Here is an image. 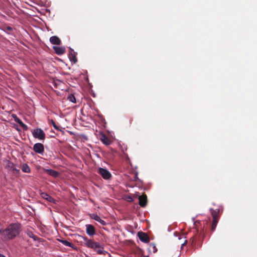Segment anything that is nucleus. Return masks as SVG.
Listing matches in <instances>:
<instances>
[{"mask_svg": "<svg viewBox=\"0 0 257 257\" xmlns=\"http://www.w3.org/2000/svg\"><path fill=\"white\" fill-rule=\"evenodd\" d=\"M45 171L46 173L54 177H57L59 175L58 172L52 169H45Z\"/></svg>", "mask_w": 257, "mask_h": 257, "instance_id": "obj_13", "label": "nucleus"}, {"mask_svg": "<svg viewBox=\"0 0 257 257\" xmlns=\"http://www.w3.org/2000/svg\"><path fill=\"white\" fill-rule=\"evenodd\" d=\"M13 173H18L19 172V170L17 169V168H16L15 167V166L14 167V168H13V169L11 171Z\"/></svg>", "mask_w": 257, "mask_h": 257, "instance_id": "obj_21", "label": "nucleus"}, {"mask_svg": "<svg viewBox=\"0 0 257 257\" xmlns=\"http://www.w3.org/2000/svg\"><path fill=\"white\" fill-rule=\"evenodd\" d=\"M15 121L18 122L23 128H26L27 127V125L25 124L22 120L16 117V118L15 119Z\"/></svg>", "mask_w": 257, "mask_h": 257, "instance_id": "obj_18", "label": "nucleus"}, {"mask_svg": "<svg viewBox=\"0 0 257 257\" xmlns=\"http://www.w3.org/2000/svg\"><path fill=\"white\" fill-rule=\"evenodd\" d=\"M98 173L104 179H108L111 177L110 173L106 169L100 168Z\"/></svg>", "mask_w": 257, "mask_h": 257, "instance_id": "obj_4", "label": "nucleus"}, {"mask_svg": "<svg viewBox=\"0 0 257 257\" xmlns=\"http://www.w3.org/2000/svg\"><path fill=\"white\" fill-rule=\"evenodd\" d=\"M32 134L35 138L38 139L40 140H43L45 139V134L41 128H37L34 129L32 131Z\"/></svg>", "mask_w": 257, "mask_h": 257, "instance_id": "obj_2", "label": "nucleus"}, {"mask_svg": "<svg viewBox=\"0 0 257 257\" xmlns=\"http://www.w3.org/2000/svg\"><path fill=\"white\" fill-rule=\"evenodd\" d=\"M86 233L90 236H92L95 234V229L93 226L90 224L86 225Z\"/></svg>", "mask_w": 257, "mask_h": 257, "instance_id": "obj_7", "label": "nucleus"}, {"mask_svg": "<svg viewBox=\"0 0 257 257\" xmlns=\"http://www.w3.org/2000/svg\"><path fill=\"white\" fill-rule=\"evenodd\" d=\"M186 243H187V240H185L184 241V243H183L182 244V247L183 246L185 245Z\"/></svg>", "mask_w": 257, "mask_h": 257, "instance_id": "obj_25", "label": "nucleus"}, {"mask_svg": "<svg viewBox=\"0 0 257 257\" xmlns=\"http://www.w3.org/2000/svg\"><path fill=\"white\" fill-rule=\"evenodd\" d=\"M40 195L42 198L47 200L49 202H53L54 200L53 198L51 197L50 195H49L46 193L41 192V193H40Z\"/></svg>", "mask_w": 257, "mask_h": 257, "instance_id": "obj_12", "label": "nucleus"}, {"mask_svg": "<svg viewBox=\"0 0 257 257\" xmlns=\"http://www.w3.org/2000/svg\"><path fill=\"white\" fill-rule=\"evenodd\" d=\"M92 218L94 219L95 220L99 222V223H100L102 225H105L106 224V223L102 219H101L100 218V217L98 216L97 214H93L92 215Z\"/></svg>", "mask_w": 257, "mask_h": 257, "instance_id": "obj_14", "label": "nucleus"}, {"mask_svg": "<svg viewBox=\"0 0 257 257\" xmlns=\"http://www.w3.org/2000/svg\"><path fill=\"white\" fill-rule=\"evenodd\" d=\"M68 99L70 101L72 102L73 103L76 102V98H75V96L72 94H70L68 96Z\"/></svg>", "mask_w": 257, "mask_h": 257, "instance_id": "obj_19", "label": "nucleus"}, {"mask_svg": "<svg viewBox=\"0 0 257 257\" xmlns=\"http://www.w3.org/2000/svg\"><path fill=\"white\" fill-rule=\"evenodd\" d=\"M50 42L55 45H60L61 44L60 39L57 36H52L50 38Z\"/></svg>", "mask_w": 257, "mask_h": 257, "instance_id": "obj_11", "label": "nucleus"}, {"mask_svg": "<svg viewBox=\"0 0 257 257\" xmlns=\"http://www.w3.org/2000/svg\"><path fill=\"white\" fill-rule=\"evenodd\" d=\"M150 246L153 247V251L154 252H156L157 251V248H156V246L155 245V244H151V245H150Z\"/></svg>", "mask_w": 257, "mask_h": 257, "instance_id": "obj_22", "label": "nucleus"}, {"mask_svg": "<svg viewBox=\"0 0 257 257\" xmlns=\"http://www.w3.org/2000/svg\"><path fill=\"white\" fill-rule=\"evenodd\" d=\"M14 164L10 162V161H7L6 162V167L9 170V171H12V170L13 169V168H14Z\"/></svg>", "mask_w": 257, "mask_h": 257, "instance_id": "obj_16", "label": "nucleus"}, {"mask_svg": "<svg viewBox=\"0 0 257 257\" xmlns=\"http://www.w3.org/2000/svg\"><path fill=\"white\" fill-rule=\"evenodd\" d=\"M60 241L62 242L64 245L67 246H69L71 247H74V245L73 243L66 240H60Z\"/></svg>", "mask_w": 257, "mask_h": 257, "instance_id": "obj_17", "label": "nucleus"}, {"mask_svg": "<svg viewBox=\"0 0 257 257\" xmlns=\"http://www.w3.org/2000/svg\"><path fill=\"white\" fill-rule=\"evenodd\" d=\"M34 151L37 153L42 154L44 151L43 145L41 143H36L33 146Z\"/></svg>", "mask_w": 257, "mask_h": 257, "instance_id": "obj_5", "label": "nucleus"}, {"mask_svg": "<svg viewBox=\"0 0 257 257\" xmlns=\"http://www.w3.org/2000/svg\"><path fill=\"white\" fill-rule=\"evenodd\" d=\"M139 204L142 207H145L147 204V196L143 195L139 196Z\"/></svg>", "mask_w": 257, "mask_h": 257, "instance_id": "obj_8", "label": "nucleus"}, {"mask_svg": "<svg viewBox=\"0 0 257 257\" xmlns=\"http://www.w3.org/2000/svg\"><path fill=\"white\" fill-rule=\"evenodd\" d=\"M129 201H132V198L131 197H130L129 198V200H128Z\"/></svg>", "mask_w": 257, "mask_h": 257, "instance_id": "obj_26", "label": "nucleus"}, {"mask_svg": "<svg viewBox=\"0 0 257 257\" xmlns=\"http://www.w3.org/2000/svg\"><path fill=\"white\" fill-rule=\"evenodd\" d=\"M53 49L58 55L63 54L65 52V48L63 47L54 46L53 47Z\"/></svg>", "mask_w": 257, "mask_h": 257, "instance_id": "obj_10", "label": "nucleus"}, {"mask_svg": "<svg viewBox=\"0 0 257 257\" xmlns=\"http://www.w3.org/2000/svg\"><path fill=\"white\" fill-rule=\"evenodd\" d=\"M22 170L23 171V172L25 173H30L31 171L30 168L26 164L23 165L22 167Z\"/></svg>", "mask_w": 257, "mask_h": 257, "instance_id": "obj_15", "label": "nucleus"}, {"mask_svg": "<svg viewBox=\"0 0 257 257\" xmlns=\"http://www.w3.org/2000/svg\"><path fill=\"white\" fill-rule=\"evenodd\" d=\"M0 257H5L4 255L0 253Z\"/></svg>", "mask_w": 257, "mask_h": 257, "instance_id": "obj_27", "label": "nucleus"}, {"mask_svg": "<svg viewBox=\"0 0 257 257\" xmlns=\"http://www.w3.org/2000/svg\"><path fill=\"white\" fill-rule=\"evenodd\" d=\"M83 239L84 240V243L87 247L93 249H96V252L99 254H103L104 251L103 250L102 248H101V245L99 242L89 239L86 237H83Z\"/></svg>", "mask_w": 257, "mask_h": 257, "instance_id": "obj_1", "label": "nucleus"}, {"mask_svg": "<svg viewBox=\"0 0 257 257\" xmlns=\"http://www.w3.org/2000/svg\"><path fill=\"white\" fill-rule=\"evenodd\" d=\"M138 236L140 240L144 242H148L150 240L148 235L145 232H139Z\"/></svg>", "mask_w": 257, "mask_h": 257, "instance_id": "obj_6", "label": "nucleus"}, {"mask_svg": "<svg viewBox=\"0 0 257 257\" xmlns=\"http://www.w3.org/2000/svg\"><path fill=\"white\" fill-rule=\"evenodd\" d=\"M28 234L30 237L33 238L34 239H36L35 238V235L32 233V232H28Z\"/></svg>", "mask_w": 257, "mask_h": 257, "instance_id": "obj_23", "label": "nucleus"}, {"mask_svg": "<svg viewBox=\"0 0 257 257\" xmlns=\"http://www.w3.org/2000/svg\"><path fill=\"white\" fill-rule=\"evenodd\" d=\"M100 140L106 145H109L111 143L110 139L104 134L101 135Z\"/></svg>", "mask_w": 257, "mask_h": 257, "instance_id": "obj_9", "label": "nucleus"}, {"mask_svg": "<svg viewBox=\"0 0 257 257\" xmlns=\"http://www.w3.org/2000/svg\"><path fill=\"white\" fill-rule=\"evenodd\" d=\"M51 122H52V123L53 124V127L56 129V130H58V126L56 125V124H55V123L54 122V121L53 120H51Z\"/></svg>", "mask_w": 257, "mask_h": 257, "instance_id": "obj_24", "label": "nucleus"}, {"mask_svg": "<svg viewBox=\"0 0 257 257\" xmlns=\"http://www.w3.org/2000/svg\"><path fill=\"white\" fill-rule=\"evenodd\" d=\"M219 212L218 209L216 210H211V213L212 215L213 220H212V230L214 231L216 227L217 224L218 223V217L217 216V214Z\"/></svg>", "mask_w": 257, "mask_h": 257, "instance_id": "obj_3", "label": "nucleus"}, {"mask_svg": "<svg viewBox=\"0 0 257 257\" xmlns=\"http://www.w3.org/2000/svg\"><path fill=\"white\" fill-rule=\"evenodd\" d=\"M69 58L71 61L76 63L77 62V58L74 55L71 54L69 55Z\"/></svg>", "mask_w": 257, "mask_h": 257, "instance_id": "obj_20", "label": "nucleus"}]
</instances>
